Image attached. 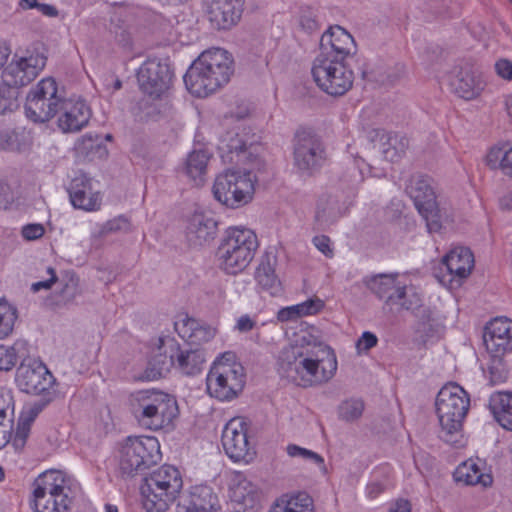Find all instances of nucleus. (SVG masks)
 I'll list each match as a JSON object with an SVG mask.
<instances>
[{
    "label": "nucleus",
    "instance_id": "nucleus-1",
    "mask_svg": "<svg viewBox=\"0 0 512 512\" xmlns=\"http://www.w3.org/2000/svg\"><path fill=\"white\" fill-rule=\"evenodd\" d=\"M281 376L301 387L327 383L337 371V358L328 345L303 337L282 349L278 359Z\"/></svg>",
    "mask_w": 512,
    "mask_h": 512
},
{
    "label": "nucleus",
    "instance_id": "nucleus-2",
    "mask_svg": "<svg viewBox=\"0 0 512 512\" xmlns=\"http://www.w3.org/2000/svg\"><path fill=\"white\" fill-rule=\"evenodd\" d=\"M232 56L222 48L201 53L184 75L188 91L197 97H206L226 85L233 75Z\"/></svg>",
    "mask_w": 512,
    "mask_h": 512
},
{
    "label": "nucleus",
    "instance_id": "nucleus-3",
    "mask_svg": "<svg viewBox=\"0 0 512 512\" xmlns=\"http://www.w3.org/2000/svg\"><path fill=\"white\" fill-rule=\"evenodd\" d=\"M130 406L137 423L152 431L171 428L179 413L175 398L155 389L134 392Z\"/></svg>",
    "mask_w": 512,
    "mask_h": 512
},
{
    "label": "nucleus",
    "instance_id": "nucleus-4",
    "mask_svg": "<svg viewBox=\"0 0 512 512\" xmlns=\"http://www.w3.org/2000/svg\"><path fill=\"white\" fill-rule=\"evenodd\" d=\"M470 400L457 384L444 386L436 398V413L440 423V438L448 444L458 445L462 439L463 420L468 412Z\"/></svg>",
    "mask_w": 512,
    "mask_h": 512
},
{
    "label": "nucleus",
    "instance_id": "nucleus-5",
    "mask_svg": "<svg viewBox=\"0 0 512 512\" xmlns=\"http://www.w3.org/2000/svg\"><path fill=\"white\" fill-rule=\"evenodd\" d=\"M183 487L180 471L172 465H163L143 478L140 487L143 508L147 512H165Z\"/></svg>",
    "mask_w": 512,
    "mask_h": 512
},
{
    "label": "nucleus",
    "instance_id": "nucleus-6",
    "mask_svg": "<svg viewBox=\"0 0 512 512\" xmlns=\"http://www.w3.org/2000/svg\"><path fill=\"white\" fill-rule=\"evenodd\" d=\"M258 246L257 236L251 229L228 228L218 248L222 270L231 275L242 272L253 260Z\"/></svg>",
    "mask_w": 512,
    "mask_h": 512
},
{
    "label": "nucleus",
    "instance_id": "nucleus-7",
    "mask_svg": "<svg viewBox=\"0 0 512 512\" xmlns=\"http://www.w3.org/2000/svg\"><path fill=\"white\" fill-rule=\"evenodd\" d=\"M245 371L233 352L217 358L206 378L207 392L220 401L236 398L245 386Z\"/></svg>",
    "mask_w": 512,
    "mask_h": 512
},
{
    "label": "nucleus",
    "instance_id": "nucleus-8",
    "mask_svg": "<svg viewBox=\"0 0 512 512\" xmlns=\"http://www.w3.org/2000/svg\"><path fill=\"white\" fill-rule=\"evenodd\" d=\"M69 487L61 471L49 470L33 483V509L35 512H68L71 499Z\"/></svg>",
    "mask_w": 512,
    "mask_h": 512
},
{
    "label": "nucleus",
    "instance_id": "nucleus-9",
    "mask_svg": "<svg viewBox=\"0 0 512 512\" xmlns=\"http://www.w3.org/2000/svg\"><path fill=\"white\" fill-rule=\"evenodd\" d=\"M162 458L156 437H128L120 451V470L124 476L142 475Z\"/></svg>",
    "mask_w": 512,
    "mask_h": 512
},
{
    "label": "nucleus",
    "instance_id": "nucleus-10",
    "mask_svg": "<svg viewBox=\"0 0 512 512\" xmlns=\"http://www.w3.org/2000/svg\"><path fill=\"white\" fill-rule=\"evenodd\" d=\"M254 183L251 171L228 169L216 177L212 191L218 202L234 209L251 202Z\"/></svg>",
    "mask_w": 512,
    "mask_h": 512
},
{
    "label": "nucleus",
    "instance_id": "nucleus-11",
    "mask_svg": "<svg viewBox=\"0 0 512 512\" xmlns=\"http://www.w3.org/2000/svg\"><path fill=\"white\" fill-rule=\"evenodd\" d=\"M397 274H379L367 282V287L379 299L384 300V309L398 312L410 310L419 305L420 296L413 288L397 281Z\"/></svg>",
    "mask_w": 512,
    "mask_h": 512
},
{
    "label": "nucleus",
    "instance_id": "nucleus-12",
    "mask_svg": "<svg viewBox=\"0 0 512 512\" xmlns=\"http://www.w3.org/2000/svg\"><path fill=\"white\" fill-rule=\"evenodd\" d=\"M311 73L317 86L331 96H342L353 85V72L336 58L316 57Z\"/></svg>",
    "mask_w": 512,
    "mask_h": 512
},
{
    "label": "nucleus",
    "instance_id": "nucleus-13",
    "mask_svg": "<svg viewBox=\"0 0 512 512\" xmlns=\"http://www.w3.org/2000/svg\"><path fill=\"white\" fill-rule=\"evenodd\" d=\"M46 62L47 56L36 46L26 49L22 54L15 53L2 72V80L19 91V88L30 84L38 76Z\"/></svg>",
    "mask_w": 512,
    "mask_h": 512
},
{
    "label": "nucleus",
    "instance_id": "nucleus-14",
    "mask_svg": "<svg viewBox=\"0 0 512 512\" xmlns=\"http://www.w3.org/2000/svg\"><path fill=\"white\" fill-rule=\"evenodd\" d=\"M63 98L58 95L57 83L53 78H44L31 89L26 97L25 112L34 122L44 123L58 112Z\"/></svg>",
    "mask_w": 512,
    "mask_h": 512
},
{
    "label": "nucleus",
    "instance_id": "nucleus-15",
    "mask_svg": "<svg viewBox=\"0 0 512 512\" xmlns=\"http://www.w3.org/2000/svg\"><path fill=\"white\" fill-rule=\"evenodd\" d=\"M406 193L413 200L420 215L426 220L430 232H437L442 226V210L436 202L431 180L424 175H414L406 186Z\"/></svg>",
    "mask_w": 512,
    "mask_h": 512
},
{
    "label": "nucleus",
    "instance_id": "nucleus-16",
    "mask_svg": "<svg viewBox=\"0 0 512 512\" xmlns=\"http://www.w3.org/2000/svg\"><path fill=\"white\" fill-rule=\"evenodd\" d=\"M55 378L39 360L24 358L15 374V383L20 391L31 394L55 393Z\"/></svg>",
    "mask_w": 512,
    "mask_h": 512
},
{
    "label": "nucleus",
    "instance_id": "nucleus-17",
    "mask_svg": "<svg viewBox=\"0 0 512 512\" xmlns=\"http://www.w3.org/2000/svg\"><path fill=\"white\" fill-rule=\"evenodd\" d=\"M293 154L294 165L303 174L309 176L319 171L327 159L326 149L321 139L306 131L296 135Z\"/></svg>",
    "mask_w": 512,
    "mask_h": 512
},
{
    "label": "nucleus",
    "instance_id": "nucleus-18",
    "mask_svg": "<svg viewBox=\"0 0 512 512\" xmlns=\"http://www.w3.org/2000/svg\"><path fill=\"white\" fill-rule=\"evenodd\" d=\"M173 73L166 58H149L139 68L137 79L142 91L158 98L169 89Z\"/></svg>",
    "mask_w": 512,
    "mask_h": 512
},
{
    "label": "nucleus",
    "instance_id": "nucleus-19",
    "mask_svg": "<svg viewBox=\"0 0 512 512\" xmlns=\"http://www.w3.org/2000/svg\"><path fill=\"white\" fill-rule=\"evenodd\" d=\"M222 445L228 457L234 461L249 462L254 455L248 436L246 422L243 418H233L224 427Z\"/></svg>",
    "mask_w": 512,
    "mask_h": 512
},
{
    "label": "nucleus",
    "instance_id": "nucleus-20",
    "mask_svg": "<svg viewBox=\"0 0 512 512\" xmlns=\"http://www.w3.org/2000/svg\"><path fill=\"white\" fill-rule=\"evenodd\" d=\"M451 91L464 100H473L481 95L486 82L482 74L468 63L455 66L448 75Z\"/></svg>",
    "mask_w": 512,
    "mask_h": 512
},
{
    "label": "nucleus",
    "instance_id": "nucleus-21",
    "mask_svg": "<svg viewBox=\"0 0 512 512\" xmlns=\"http://www.w3.org/2000/svg\"><path fill=\"white\" fill-rule=\"evenodd\" d=\"M354 195L355 185L350 187V194L345 198L339 193L322 194L317 200L314 216L317 228L325 230L343 217L347 213Z\"/></svg>",
    "mask_w": 512,
    "mask_h": 512
},
{
    "label": "nucleus",
    "instance_id": "nucleus-22",
    "mask_svg": "<svg viewBox=\"0 0 512 512\" xmlns=\"http://www.w3.org/2000/svg\"><path fill=\"white\" fill-rule=\"evenodd\" d=\"M353 37L342 27H330L320 39L319 54L316 57L344 59L355 53Z\"/></svg>",
    "mask_w": 512,
    "mask_h": 512
},
{
    "label": "nucleus",
    "instance_id": "nucleus-23",
    "mask_svg": "<svg viewBox=\"0 0 512 512\" xmlns=\"http://www.w3.org/2000/svg\"><path fill=\"white\" fill-rule=\"evenodd\" d=\"M220 504L213 489L207 485H196L188 494L179 496L176 512H218Z\"/></svg>",
    "mask_w": 512,
    "mask_h": 512
},
{
    "label": "nucleus",
    "instance_id": "nucleus-24",
    "mask_svg": "<svg viewBox=\"0 0 512 512\" xmlns=\"http://www.w3.org/2000/svg\"><path fill=\"white\" fill-rule=\"evenodd\" d=\"M207 15L213 28L229 29L240 19L244 0H206Z\"/></svg>",
    "mask_w": 512,
    "mask_h": 512
},
{
    "label": "nucleus",
    "instance_id": "nucleus-25",
    "mask_svg": "<svg viewBox=\"0 0 512 512\" xmlns=\"http://www.w3.org/2000/svg\"><path fill=\"white\" fill-rule=\"evenodd\" d=\"M484 344L490 354H505L512 351V321L497 317L485 327Z\"/></svg>",
    "mask_w": 512,
    "mask_h": 512
},
{
    "label": "nucleus",
    "instance_id": "nucleus-26",
    "mask_svg": "<svg viewBox=\"0 0 512 512\" xmlns=\"http://www.w3.org/2000/svg\"><path fill=\"white\" fill-rule=\"evenodd\" d=\"M177 342L174 339H159V345L154 350L145 370L148 380L164 377L172 367L176 368Z\"/></svg>",
    "mask_w": 512,
    "mask_h": 512
},
{
    "label": "nucleus",
    "instance_id": "nucleus-27",
    "mask_svg": "<svg viewBox=\"0 0 512 512\" xmlns=\"http://www.w3.org/2000/svg\"><path fill=\"white\" fill-rule=\"evenodd\" d=\"M59 112L62 113L58 119V126L65 133L81 130L90 118V109L82 100L63 99Z\"/></svg>",
    "mask_w": 512,
    "mask_h": 512
},
{
    "label": "nucleus",
    "instance_id": "nucleus-28",
    "mask_svg": "<svg viewBox=\"0 0 512 512\" xmlns=\"http://www.w3.org/2000/svg\"><path fill=\"white\" fill-rule=\"evenodd\" d=\"M69 196L75 208L85 211H95L101 206V196L94 191L91 179L81 174L75 177L69 187Z\"/></svg>",
    "mask_w": 512,
    "mask_h": 512
},
{
    "label": "nucleus",
    "instance_id": "nucleus-29",
    "mask_svg": "<svg viewBox=\"0 0 512 512\" xmlns=\"http://www.w3.org/2000/svg\"><path fill=\"white\" fill-rule=\"evenodd\" d=\"M216 221L203 212H195L188 220L186 238L193 247L203 246L214 239Z\"/></svg>",
    "mask_w": 512,
    "mask_h": 512
},
{
    "label": "nucleus",
    "instance_id": "nucleus-30",
    "mask_svg": "<svg viewBox=\"0 0 512 512\" xmlns=\"http://www.w3.org/2000/svg\"><path fill=\"white\" fill-rule=\"evenodd\" d=\"M174 327L178 335L191 345H201L215 336L213 327L188 316L176 321Z\"/></svg>",
    "mask_w": 512,
    "mask_h": 512
},
{
    "label": "nucleus",
    "instance_id": "nucleus-31",
    "mask_svg": "<svg viewBox=\"0 0 512 512\" xmlns=\"http://www.w3.org/2000/svg\"><path fill=\"white\" fill-rule=\"evenodd\" d=\"M276 264V254L272 250L266 251L255 272L258 285L272 296L278 295L281 291V283L275 274Z\"/></svg>",
    "mask_w": 512,
    "mask_h": 512
},
{
    "label": "nucleus",
    "instance_id": "nucleus-32",
    "mask_svg": "<svg viewBox=\"0 0 512 512\" xmlns=\"http://www.w3.org/2000/svg\"><path fill=\"white\" fill-rule=\"evenodd\" d=\"M247 143L239 136L238 133L228 131L221 136L218 150L224 162L239 163L247 159L246 150Z\"/></svg>",
    "mask_w": 512,
    "mask_h": 512
},
{
    "label": "nucleus",
    "instance_id": "nucleus-33",
    "mask_svg": "<svg viewBox=\"0 0 512 512\" xmlns=\"http://www.w3.org/2000/svg\"><path fill=\"white\" fill-rule=\"evenodd\" d=\"M449 273L459 278H466L474 265V259L470 249L458 247L450 251L444 259Z\"/></svg>",
    "mask_w": 512,
    "mask_h": 512
},
{
    "label": "nucleus",
    "instance_id": "nucleus-34",
    "mask_svg": "<svg viewBox=\"0 0 512 512\" xmlns=\"http://www.w3.org/2000/svg\"><path fill=\"white\" fill-rule=\"evenodd\" d=\"M209 159L210 154L205 149L193 150L188 154L184 172L195 186L204 184Z\"/></svg>",
    "mask_w": 512,
    "mask_h": 512
},
{
    "label": "nucleus",
    "instance_id": "nucleus-35",
    "mask_svg": "<svg viewBox=\"0 0 512 512\" xmlns=\"http://www.w3.org/2000/svg\"><path fill=\"white\" fill-rule=\"evenodd\" d=\"M412 310H416L415 316L417 318L416 329L424 337H433L439 334L443 328L440 315L433 309L427 306L419 305Z\"/></svg>",
    "mask_w": 512,
    "mask_h": 512
},
{
    "label": "nucleus",
    "instance_id": "nucleus-36",
    "mask_svg": "<svg viewBox=\"0 0 512 512\" xmlns=\"http://www.w3.org/2000/svg\"><path fill=\"white\" fill-rule=\"evenodd\" d=\"M205 363V353L202 349L182 350L177 343L176 368L183 374L191 376L201 372Z\"/></svg>",
    "mask_w": 512,
    "mask_h": 512
},
{
    "label": "nucleus",
    "instance_id": "nucleus-37",
    "mask_svg": "<svg viewBox=\"0 0 512 512\" xmlns=\"http://www.w3.org/2000/svg\"><path fill=\"white\" fill-rule=\"evenodd\" d=\"M270 512H314L313 500L306 492L285 495L276 501Z\"/></svg>",
    "mask_w": 512,
    "mask_h": 512
},
{
    "label": "nucleus",
    "instance_id": "nucleus-38",
    "mask_svg": "<svg viewBox=\"0 0 512 512\" xmlns=\"http://www.w3.org/2000/svg\"><path fill=\"white\" fill-rule=\"evenodd\" d=\"M489 406L497 422L506 430L512 431V394L493 395Z\"/></svg>",
    "mask_w": 512,
    "mask_h": 512
},
{
    "label": "nucleus",
    "instance_id": "nucleus-39",
    "mask_svg": "<svg viewBox=\"0 0 512 512\" xmlns=\"http://www.w3.org/2000/svg\"><path fill=\"white\" fill-rule=\"evenodd\" d=\"M324 307V303L319 298L308 299L297 305L282 308L277 313V319L280 322L296 321L297 319L318 313Z\"/></svg>",
    "mask_w": 512,
    "mask_h": 512
},
{
    "label": "nucleus",
    "instance_id": "nucleus-40",
    "mask_svg": "<svg viewBox=\"0 0 512 512\" xmlns=\"http://www.w3.org/2000/svg\"><path fill=\"white\" fill-rule=\"evenodd\" d=\"M456 480L467 485L481 484L483 487L492 484V476L481 472L480 468L473 461H467L456 469Z\"/></svg>",
    "mask_w": 512,
    "mask_h": 512
},
{
    "label": "nucleus",
    "instance_id": "nucleus-41",
    "mask_svg": "<svg viewBox=\"0 0 512 512\" xmlns=\"http://www.w3.org/2000/svg\"><path fill=\"white\" fill-rule=\"evenodd\" d=\"M406 149V142L404 139H400L398 135L393 133H387V137L384 138L381 145H379L378 152L387 161H397Z\"/></svg>",
    "mask_w": 512,
    "mask_h": 512
},
{
    "label": "nucleus",
    "instance_id": "nucleus-42",
    "mask_svg": "<svg viewBox=\"0 0 512 512\" xmlns=\"http://www.w3.org/2000/svg\"><path fill=\"white\" fill-rule=\"evenodd\" d=\"M26 342L22 340L16 341L12 346L0 345V370H11L18 358L24 356L27 352Z\"/></svg>",
    "mask_w": 512,
    "mask_h": 512
},
{
    "label": "nucleus",
    "instance_id": "nucleus-43",
    "mask_svg": "<svg viewBox=\"0 0 512 512\" xmlns=\"http://www.w3.org/2000/svg\"><path fill=\"white\" fill-rule=\"evenodd\" d=\"M17 319V310L7 301L0 300V339L9 336Z\"/></svg>",
    "mask_w": 512,
    "mask_h": 512
},
{
    "label": "nucleus",
    "instance_id": "nucleus-44",
    "mask_svg": "<svg viewBox=\"0 0 512 512\" xmlns=\"http://www.w3.org/2000/svg\"><path fill=\"white\" fill-rule=\"evenodd\" d=\"M364 410V403L360 399H348L343 402L338 407V415L339 418L352 422L361 417Z\"/></svg>",
    "mask_w": 512,
    "mask_h": 512
},
{
    "label": "nucleus",
    "instance_id": "nucleus-45",
    "mask_svg": "<svg viewBox=\"0 0 512 512\" xmlns=\"http://www.w3.org/2000/svg\"><path fill=\"white\" fill-rule=\"evenodd\" d=\"M18 96L19 91L2 80L0 83V114L16 109L18 107Z\"/></svg>",
    "mask_w": 512,
    "mask_h": 512
},
{
    "label": "nucleus",
    "instance_id": "nucleus-46",
    "mask_svg": "<svg viewBox=\"0 0 512 512\" xmlns=\"http://www.w3.org/2000/svg\"><path fill=\"white\" fill-rule=\"evenodd\" d=\"M504 354H491V361L488 365L489 381L491 385L501 384L507 380L508 371L503 362Z\"/></svg>",
    "mask_w": 512,
    "mask_h": 512
},
{
    "label": "nucleus",
    "instance_id": "nucleus-47",
    "mask_svg": "<svg viewBox=\"0 0 512 512\" xmlns=\"http://www.w3.org/2000/svg\"><path fill=\"white\" fill-rule=\"evenodd\" d=\"M286 451L290 457H300L304 460L310 461V462L316 464L320 468L322 473L325 474L327 472V469H326V466L324 463V459L318 453H316L312 450L300 447L296 444H289L286 448Z\"/></svg>",
    "mask_w": 512,
    "mask_h": 512
},
{
    "label": "nucleus",
    "instance_id": "nucleus-48",
    "mask_svg": "<svg viewBox=\"0 0 512 512\" xmlns=\"http://www.w3.org/2000/svg\"><path fill=\"white\" fill-rule=\"evenodd\" d=\"M128 229V219L123 216H119L101 225L97 231L92 233V238L100 239L102 237L107 236L110 233H115L118 231H127Z\"/></svg>",
    "mask_w": 512,
    "mask_h": 512
},
{
    "label": "nucleus",
    "instance_id": "nucleus-49",
    "mask_svg": "<svg viewBox=\"0 0 512 512\" xmlns=\"http://www.w3.org/2000/svg\"><path fill=\"white\" fill-rule=\"evenodd\" d=\"M55 394L56 393L38 394L41 396V399L31 404L28 410L21 414V417L33 423L36 417L44 410V408L52 402V400L55 398Z\"/></svg>",
    "mask_w": 512,
    "mask_h": 512
},
{
    "label": "nucleus",
    "instance_id": "nucleus-50",
    "mask_svg": "<svg viewBox=\"0 0 512 512\" xmlns=\"http://www.w3.org/2000/svg\"><path fill=\"white\" fill-rule=\"evenodd\" d=\"M506 151L503 152L501 148H492L486 156L487 165L495 169L500 166L508 174L509 168L504 165L503 157Z\"/></svg>",
    "mask_w": 512,
    "mask_h": 512
},
{
    "label": "nucleus",
    "instance_id": "nucleus-51",
    "mask_svg": "<svg viewBox=\"0 0 512 512\" xmlns=\"http://www.w3.org/2000/svg\"><path fill=\"white\" fill-rule=\"evenodd\" d=\"M299 23L301 28L308 33H312L319 29L316 14L311 10L302 12Z\"/></svg>",
    "mask_w": 512,
    "mask_h": 512
},
{
    "label": "nucleus",
    "instance_id": "nucleus-52",
    "mask_svg": "<svg viewBox=\"0 0 512 512\" xmlns=\"http://www.w3.org/2000/svg\"><path fill=\"white\" fill-rule=\"evenodd\" d=\"M0 145L5 150H19L18 134L14 131H5L1 133Z\"/></svg>",
    "mask_w": 512,
    "mask_h": 512
},
{
    "label": "nucleus",
    "instance_id": "nucleus-53",
    "mask_svg": "<svg viewBox=\"0 0 512 512\" xmlns=\"http://www.w3.org/2000/svg\"><path fill=\"white\" fill-rule=\"evenodd\" d=\"M44 227L41 224H27L22 228V236L26 240H36L43 236Z\"/></svg>",
    "mask_w": 512,
    "mask_h": 512
},
{
    "label": "nucleus",
    "instance_id": "nucleus-54",
    "mask_svg": "<svg viewBox=\"0 0 512 512\" xmlns=\"http://www.w3.org/2000/svg\"><path fill=\"white\" fill-rule=\"evenodd\" d=\"M378 339L375 334L371 332H364L362 336L357 341V348L361 351H368L374 346H376Z\"/></svg>",
    "mask_w": 512,
    "mask_h": 512
},
{
    "label": "nucleus",
    "instance_id": "nucleus-55",
    "mask_svg": "<svg viewBox=\"0 0 512 512\" xmlns=\"http://www.w3.org/2000/svg\"><path fill=\"white\" fill-rule=\"evenodd\" d=\"M313 243L325 256L332 257L333 251L330 248V239L327 236H316L313 238Z\"/></svg>",
    "mask_w": 512,
    "mask_h": 512
},
{
    "label": "nucleus",
    "instance_id": "nucleus-56",
    "mask_svg": "<svg viewBox=\"0 0 512 512\" xmlns=\"http://www.w3.org/2000/svg\"><path fill=\"white\" fill-rule=\"evenodd\" d=\"M387 133L383 129H371L367 132V138L373 144V149L378 151L379 145L387 137Z\"/></svg>",
    "mask_w": 512,
    "mask_h": 512
},
{
    "label": "nucleus",
    "instance_id": "nucleus-57",
    "mask_svg": "<svg viewBox=\"0 0 512 512\" xmlns=\"http://www.w3.org/2000/svg\"><path fill=\"white\" fill-rule=\"evenodd\" d=\"M496 72L499 76L505 79H512V62L502 59L495 64Z\"/></svg>",
    "mask_w": 512,
    "mask_h": 512
},
{
    "label": "nucleus",
    "instance_id": "nucleus-58",
    "mask_svg": "<svg viewBox=\"0 0 512 512\" xmlns=\"http://www.w3.org/2000/svg\"><path fill=\"white\" fill-rule=\"evenodd\" d=\"M48 272L51 274L50 279L33 283L31 286V290L33 292H38L41 289H50L52 285L57 281V276L54 272V269L49 267Z\"/></svg>",
    "mask_w": 512,
    "mask_h": 512
},
{
    "label": "nucleus",
    "instance_id": "nucleus-59",
    "mask_svg": "<svg viewBox=\"0 0 512 512\" xmlns=\"http://www.w3.org/2000/svg\"><path fill=\"white\" fill-rule=\"evenodd\" d=\"M255 325L256 322L252 318H250L248 315H243L237 320L235 328L239 332L245 333L251 331Z\"/></svg>",
    "mask_w": 512,
    "mask_h": 512
},
{
    "label": "nucleus",
    "instance_id": "nucleus-60",
    "mask_svg": "<svg viewBox=\"0 0 512 512\" xmlns=\"http://www.w3.org/2000/svg\"><path fill=\"white\" fill-rule=\"evenodd\" d=\"M31 425L32 422L20 416L16 427L15 435L27 440L30 433Z\"/></svg>",
    "mask_w": 512,
    "mask_h": 512
},
{
    "label": "nucleus",
    "instance_id": "nucleus-61",
    "mask_svg": "<svg viewBox=\"0 0 512 512\" xmlns=\"http://www.w3.org/2000/svg\"><path fill=\"white\" fill-rule=\"evenodd\" d=\"M37 10L41 12L42 15L51 18L57 17L59 14L58 9L51 4L39 3Z\"/></svg>",
    "mask_w": 512,
    "mask_h": 512
},
{
    "label": "nucleus",
    "instance_id": "nucleus-62",
    "mask_svg": "<svg viewBox=\"0 0 512 512\" xmlns=\"http://www.w3.org/2000/svg\"><path fill=\"white\" fill-rule=\"evenodd\" d=\"M389 512H411V504L408 500L399 499L390 507Z\"/></svg>",
    "mask_w": 512,
    "mask_h": 512
},
{
    "label": "nucleus",
    "instance_id": "nucleus-63",
    "mask_svg": "<svg viewBox=\"0 0 512 512\" xmlns=\"http://www.w3.org/2000/svg\"><path fill=\"white\" fill-rule=\"evenodd\" d=\"M94 143H96V145L99 146L98 135H96L94 139L92 135L87 134L81 140V144L83 145V149L85 150L92 149Z\"/></svg>",
    "mask_w": 512,
    "mask_h": 512
},
{
    "label": "nucleus",
    "instance_id": "nucleus-64",
    "mask_svg": "<svg viewBox=\"0 0 512 512\" xmlns=\"http://www.w3.org/2000/svg\"><path fill=\"white\" fill-rule=\"evenodd\" d=\"M504 165L509 168L508 174L512 176V147L506 150V155L503 157Z\"/></svg>",
    "mask_w": 512,
    "mask_h": 512
}]
</instances>
